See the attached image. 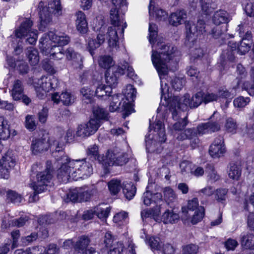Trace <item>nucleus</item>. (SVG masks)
<instances>
[{
  "mask_svg": "<svg viewBox=\"0 0 254 254\" xmlns=\"http://www.w3.org/2000/svg\"><path fill=\"white\" fill-rule=\"evenodd\" d=\"M98 64L101 67L107 70L115 66L113 58L110 56L104 55L99 57Z\"/></svg>",
  "mask_w": 254,
  "mask_h": 254,
  "instance_id": "nucleus-36",
  "label": "nucleus"
},
{
  "mask_svg": "<svg viewBox=\"0 0 254 254\" xmlns=\"http://www.w3.org/2000/svg\"><path fill=\"white\" fill-rule=\"evenodd\" d=\"M163 193L164 200L168 204L174 201L177 198V196L173 190L170 187L165 188L164 189Z\"/></svg>",
  "mask_w": 254,
  "mask_h": 254,
  "instance_id": "nucleus-45",
  "label": "nucleus"
},
{
  "mask_svg": "<svg viewBox=\"0 0 254 254\" xmlns=\"http://www.w3.org/2000/svg\"><path fill=\"white\" fill-rule=\"evenodd\" d=\"M28 220V217L26 216L20 217L18 219H14L11 221L9 225L21 227L23 226Z\"/></svg>",
  "mask_w": 254,
  "mask_h": 254,
  "instance_id": "nucleus-64",
  "label": "nucleus"
},
{
  "mask_svg": "<svg viewBox=\"0 0 254 254\" xmlns=\"http://www.w3.org/2000/svg\"><path fill=\"white\" fill-rule=\"evenodd\" d=\"M182 173L184 172L190 173L196 177L202 176L204 174V170L201 167H197L193 169L195 167L192 163L187 161L182 162L180 165Z\"/></svg>",
  "mask_w": 254,
  "mask_h": 254,
  "instance_id": "nucleus-22",
  "label": "nucleus"
},
{
  "mask_svg": "<svg viewBox=\"0 0 254 254\" xmlns=\"http://www.w3.org/2000/svg\"><path fill=\"white\" fill-rule=\"evenodd\" d=\"M80 93L83 96V101L86 104L91 103L94 95V91L90 87L86 86L82 87Z\"/></svg>",
  "mask_w": 254,
  "mask_h": 254,
  "instance_id": "nucleus-41",
  "label": "nucleus"
},
{
  "mask_svg": "<svg viewBox=\"0 0 254 254\" xmlns=\"http://www.w3.org/2000/svg\"><path fill=\"white\" fill-rule=\"evenodd\" d=\"M87 154L91 162L98 160L101 162L104 166V171L106 174L110 172L108 166H123L128 161V159L125 157V155H118L112 150H110L107 151L105 156L101 157L99 155L98 147L95 144L90 145L88 148Z\"/></svg>",
  "mask_w": 254,
  "mask_h": 254,
  "instance_id": "nucleus-6",
  "label": "nucleus"
},
{
  "mask_svg": "<svg viewBox=\"0 0 254 254\" xmlns=\"http://www.w3.org/2000/svg\"><path fill=\"white\" fill-rule=\"evenodd\" d=\"M6 200L8 202L18 204L21 201L22 196L15 191L9 190L6 192Z\"/></svg>",
  "mask_w": 254,
  "mask_h": 254,
  "instance_id": "nucleus-48",
  "label": "nucleus"
},
{
  "mask_svg": "<svg viewBox=\"0 0 254 254\" xmlns=\"http://www.w3.org/2000/svg\"><path fill=\"white\" fill-rule=\"evenodd\" d=\"M62 149V147H61ZM58 152L61 155L56 160L61 161L62 165L58 170L57 177L63 182H66L69 179L77 180L79 178L85 179L93 173L92 165L87 159L82 160H71L61 150L59 144L56 148V153Z\"/></svg>",
  "mask_w": 254,
  "mask_h": 254,
  "instance_id": "nucleus-1",
  "label": "nucleus"
},
{
  "mask_svg": "<svg viewBox=\"0 0 254 254\" xmlns=\"http://www.w3.org/2000/svg\"><path fill=\"white\" fill-rule=\"evenodd\" d=\"M128 214L125 212L122 211L117 213L113 218V221L117 224L121 225V223H123L126 221L127 218Z\"/></svg>",
  "mask_w": 254,
  "mask_h": 254,
  "instance_id": "nucleus-63",
  "label": "nucleus"
},
{
  "mask_svg": "<svg viewBox=\"0 0 254 254\" xmlns=\"http://www.w3.org/2000/svg\"><path fill=\"white\" fill-rule=\"evenodd\" d=\"M236 72L237 74L236 80H237L238 87L240 86L242 80L247 76V72L242 64H239L237 66Z\"/></svg>",
  "mask_w": 254,
  "mask_h": 254,
  "instance_id": "nucleus-47",
  "label": "nucleus"
},
{
  "mask_svg": "<svg viewBox=\"0 0 254 254\" xmlns=\"http://www.w3.org/2000/svg\"><path fill=\"white\" fill-rule=\"evenodd\" d=\"M152 0H150V4L149 5V13L150 16H155V18L159 20H165L168 15L167 12L162 9L153 7L151 9V3Z\"/></svg>",
  "mask_w": 254,
  "mask_h": 254,
  "instance_id": "nucleus-33",
  "label": "nucleus"
},
{
  "mask_svg": "<svg viewBox=\"0 0 254 254\" xmlns=\"http://www.w3.org/2000/svg\"><path fill=\"white\" fill-rule=\"evenodd\" d=\"M226 151L223 137L219 135L216 137L209 149V153L214 158L223 156Z\"/></svg>",
  "mask_w": 254,
  "mask_h": 254,
  "instance_id": "nucleus-15",
  "label": "nucleus"
},
{
  "mask_svg": "<svg viewBox=\"0 0 254 254\" xmlns=\"http://www.w3.org/2000/svg\"><path fill=\"white\" fill-rule=\"evenodd\" d=\"M61 101L64 105L69 106L74 101V97L70 93L63 92L61 94Z\"/></svg>",
  "mask_w": 254,
  "mask_h": 254,
  "instance_id": "nucleus-57",
  "label": "nucleus"
},
{
  "mask_svg": "<svg viewBox=\"0 0 254 254\" xmlns=\"http://www.w3.org/2000/svg\"><path fill=\"white\" fill-rule=\"evenodd\" d=\"M199 247L198 245L190 244L182 247V254H198Z\"/></svg>",
  "mask_w": 254,
  "mask_h": 254,
  "instance_id": "nucleus-52",
  "label": "nucleus"
},
{
  "mask_svg": "<svg viewBox=\"0 0 254 254\" xmlns=\"http://www.w3.org/2000/svg\"><path fill=\"white\" fill-rule=\"evenodd\" d=\"M93 114L95 117L94 119L99 121V126H100V120L107 121L109 119V114L104 108L98 107L94 109Z\"/></svg>",
  "mask_w": 254,
  "mask_h": 254,
  "instance_id": "nucleus-40",
  "label": "nucleus"
},
{
  "mask_svg": "<svg viewBox=\"0 0 254 254\" xmlns=\"http://www.w3.org/2000/svg\"><path fill=\"white\" fill-rule=\"evenodd\" d=\"M69 41V37L64 33L57 35L54 32L50 31L44 34L40 38L39 47V49H43L46 43L51 42L63 47L64 46L67 45Z\"/></svg>",
  "mask_w": 254,
  "mask_h": 254,
  "instance_id": "nucleus-13",
  "label": "nucleus"
},
{
  "mask_svg": "<svg viewBox=\"0 0 254 254\" xmlns=\"http://www.w3.org/2000/svg\"><path fill=\"white\" fill-rule=\"evenodd\" d=\"M112 3L116 6L110 10V18L112 26L108 28L107 32L108 43L109 47L117 50L119 48V39L123 37L125 29L127 24L124 22V18L119 14V8L125 10L127 7L126 0H112Z\"/></svg>",
  "mask_w": 254,
  "mask_h": 254,
  "instance_id": "nucleus-3",
  "label": "nucleus"
},
{
  "mask_svg": "<svg viewBox=\"0 0 254 254\" xmlns=\"http://www.w3.org/2000/svg\"><path fill=\"white\" fill-rule=\"evenodd\" d=\"M242 170L240 166L234 163H230L228 170V176L234 180H238L241 175Z\"/></svg>",
  "mask_w": 254,
  "mask_h": 254,
  "instance_id": "nucleus-32",
  "label": "nucleus"
},
{
  "mask_svg": "<svg viewBox=\"0 0 254 254\" xmlns=\"http://www.w3.org/2000/svg\"><path fill=\"white\" fill-rule=\"evenodd\" d=\"M51 42L46 43L44 45L43 49H40L45 54H50L51 59L60 60L65 56L67 60H72L77 63L82 62L81 56L75 53L72 48H68L64 50V48L55 44L51 45Z\"/></svg>",
  "mask_w": 254,
  "mask_h": 254,
  "instance_id": "nucleus-7",
  "label": "nucleus"
},
{
  "mask_svg": "<svg viewBox=\"0 0 254 254\" xmlns=\"http://www.w3.org/2000/svg\"><path fill=\"white\" fill-rule=\"evenodd\" d=\"M219 99L217 93H210L209 92H203V103L206 104L209 102L217 101Z\"/></svg>",
  "mask_w": 254,
  "mask_h": 254,
  "instance_id": "nucleus-62",
  "label": "nucleus"
},
{
  "mask_svg": "<svg viewBox=\"0 0 254 254\" xmlns=\"http://www.w3.org/2000/svg\"><path fill=\"white\" fill-rule=\"evenodd\" d=\"M104 41V35L102 34H98L96 39L88 40L87 49L92 56L95 54L94 51L99 48Z\"/></svg>",
  "mask_w": 254,
  "mask_h": 254,
  "instance_id": "nucleus-26",
  "label": "nucleus"
},
{
  "mask_svg": "<svg viewBox=\"0 0 254 254\" xmlns=\"http://www.w3.org/2000/svg\"><path fill=\"white\" fill-rule=\"evenodd\" d=\"M109 190L112 195L117 194L123 188L121 181L118 179H112L108 183Z\"/></svg>",
  "mask_w": 254,
  "mask_h": 254,
  "instance_id": "nucleus-34",
  "label": "nucleus"
},
{
  "mask_svg": "<svg viewBox=\"0 0 254 254\" xmlns=\"http://www.w3.org/2000/svg\"><path fill=\"white\" fill-rule=\"evenodd\" d=\"M250 98H245L243 96H240L234 100L233 104L235 107L240 108L244 107L250 102Z\"/></svg>",
  "mask_w": 254,
  "mask_h": 254,
  "instance_id": "nucleus-60",
  "label": "nucleus"
},
{
  "mask_svg": "<svg viewBox=\"0 0 254 254\" xmlns=\"http://www.w3.org/2000/svg\"><path fill=\"white\" fill-rule=\"evenodd\" d=\"M203 91H199L190 98L189 94H185L183 97L174 96L170 103L169 110L172 112V118L174 120L179 119L181 116L182 112L188 110V107L190 108H197L203 103Z\"/></svg>",
  "mask_w": 254,
  "mask_h": 254,
  "instance_id": "nucleus-5",
  "label": "nucleus"
},
{
  "mask_svg": "<svg viewBox=\"0 0 254 254\" xmlns=\"http://www.w3.org/2000/svg\"><path fill=\"white\" fill-rule=\"evenodd\" d=\"M79 202L88 201L91 197L96 195L98 190L96 187L92 185L90 187H83L78 188Z\"/></svg>",
  "mask_w": 254,
  "mask_h": 254,
  "instance_id": "nucleus-20",
  "label": "nucleus"
},
{
  "mask_svg": "<svg viewBox=\"0 0 254 254\" xmlns=\"http://www.w3.org/2000/svg\"><path fill=\"white\" fill-rule=\"evenodd\" d=\"M251 77L253 84L251 85L249 82H245L243 83L242 88L243 89L247 90L250 95L254 96V68L251 69Z\"/></svg>",
  "mask_w": 254,
  "mask_h": 254,
  "instance_id": "nucleus-50",
  "label": "nucleus"
},
{
  "mask_svg": "<svg viewBox=\"0 0 254 254\" xmlns=\"http://www.w3.org/2000/svg\"><path fill=\"white\" fill-rule=\"evenodd\" d=\"M124 248V244L121 242L114 243L112 247H110L108 254H121Z\"/></svg>",
  "mask_w": 254,
  "mask_h": 254,
  "instance_id": "nucleus-58",
  "label": "nucleus"
},
{
  "mask_svg": "<svg viewBox=\"0 0 254 254\" xmlns=\"http://www.w3.org/2000/svg\"><path fill=\"white\" fill-rule=\"evenodd\" d=\"M32 25L33 22L30 19L25 18L19 28L15 31V36L19 38L28 36L26 42L31 45L35 44L38 38V31L36 30H31Z\"/></svg>",
  "mask_w": 254,
  "mask_h": 254,
  "instance_id": "nucleus-11",
  "label": "nucleus"
},
{
  "mask_svg": "<svg viewBox=\"0 0 254 254\" xmlns=\"http://www.w3.org/2000/svg\"><path fill=\"white\" fill-rule=\"evenodd\" d=\"M122 189L125 196L128 200L132 199L136 193V187L131 182H124Z\"/></svg>",
  "mask_w": 254,
  "mask_h": 254,
  "instance_id": "nucleus-27",
  "label": "nucleus"
},
{
  "mask_svg": "<svg viewBox=\"0 0 254 254\" xmlns=\"http://www.w3.org/2000/svg\"><path fill=\"white\" fill-rule=\"evenodd\" d=\"M251 43L242 41L239 44L236 43H232L229 45L231 49H228L223 51L220 57L219 64L221 66L220 69H224L227 62H233L235 60L234 50L238 49V53L240 55H245L248 52L251 47Z\"/></svg>",
  "mask_w": 254,
  "mask_h": 254,
  "instance_id": "nucleus-8",
  "label": "nucleus"
},
{
  "mask_svg": "<svg viewBox=\"0 0 254 254\" xmlns=\"http://www.w3.org/2000/svg\"><path fill=\"white\" fill-rule=\"evenodd\" d=\"M205 23L202 19H199L195 24L192 21L185 22L186 38L189 42H193L199 35L205 33Z\"/></svg>",
  "mask_w": 254,
  "mask_h": 254,
  "instance_id": "nucleus-12",
  "label": "nucleus"
},
{
  "mask_svg": "<svg viewBox=\"0 0 254 254\" xmlns=\"http://www.w3.org/2000/svg\"><path fill=\"white\" fill-rule=\"evenodd\" d=\"M38 84L44 91L49 92L51 90H55L59 86L60 82L57 77L53 75L47 76H42L38 80Z\"/></svg>",
  "mask_w": 254,
  "mask_h": 254,
  "instance_id": "nucleus-17",
  "label": "nucleus"
},
{
  "mask_svg": "<svg viewBox=\"0 0 254 254\" xmlns=\"http://www.w3.org/2000/svg\"><path fill=\"white\" fill-rule=\"evenodd\" d=\"M95 215L99 219H106L110 212L111 209L109 207L104 208L100 205L95 207Z\"/></svg>",
  "mask_w": 254,
  "mask_h": 254,
  "instance_id": "nucleus-49",
  "label": "nucleus"
},
{
  "mask_svg": "<svg viewBox=\"0 0 254 254\" xmlns=\"http://www.w3.org/2000/svg\"><path fill=\"white\" fill-rule=\"evenodd\" d=\"M76 17L75 25L77 30L81 34H86L88 30V23L85 14L81 11H78L75 14Z\"/></svg>",
  "mask_w": 254,
  "mask_h": 254,
  "instance_id": "nucleus-21",
  "label": "nucleus"
},
{
  "mask_svg": "<svg viewBox=\"0 0 254 254\" xmlns=\"http://www.w3.org/2000/svg\"><path fill=\"white\" fill-rule=\"evenodd\" d=\"M205 215V209L203 206H200L195 211L191 220V223L194 225L201 221Z\"/></svg>",
  "mask_w": 254,
  "mask_h": 254,
  "instance_id": "nucleus-51",
  "label": "nucleus"
},
{
  "mask_svg": "<svg viewBox=\"0 0 254 254\" xmlns=\"http://www.w3.org/2000/svg\"><path fill=\"white\" fill-rule=\"evenodd\" d=\"M51 13L59 16L62 14V7L60 0H52L48 4L47 8H43L39 12L40 24L39 30L44 31L46 25L51 21Z\"/></svg>",
  "mask_w": 254,
  "mask_h": 254,
  "instance_id": "nucleus-9",
  "label": "nucleus"
},
{
  "mask_svg": "<svg viewBox=\"0 0 254 254\" xmlns=\"http://www.w3.org/2000/svg\"><path fill=\"white\" fill-rule=\"evenodd\" d=\"M111 98L109 111L111 112H124L123 117L124 118L128 116L132 112H135L133 106L130 103L123 101V95L122 94H116L110 97Z\"/></svg>",
  "mask_w": 254,
  "mask_h": 254,
  "instance_id": "nucleus-10",
  "label": "nucleus"
},
{
  "mask_svg": "<svg viewBox=\"0 0 254 254\" xmlns=\"http://www.w3.org/2000/svg\"><path fill=\"white\" fill-rule=\"evenodd\" d=\"M112 91V89L111 87L105 84H100L96 88L95 95L98 98H103L106 100L108 98H110Z\"/></svg>",
  "mask_w": 254,
  "mask_h": 254,
  "instance_id": "nucleus-30",
  "label": "nucleus"
},
{
  "mask_svg": "<svg viewBox=\"0 0 254 254\" xmlns=\"http://www.w3.org/2000/svg\"><path fill=\"white\" fill-rule=\"evenodd\" d=\"M149 41L150 44H154L157 35V26L156 24L149 23Z\"/></svg>",
  "mask_w": 254,
  "mask_h": 254,
  "instance_id": "nucleus-55",
  "label": "nucleus"
},
{
  "mask_svg": "<svg viewBox=\"0 0 254 254\" xmlns=\"http://www.w3.org/2000/svg\"><path fill=\"white\" fill-rule=\"evenodd\" d=\"M147 243L152 250H160V239L159 237L152 236L147 240Z\"/></svg>",
  "mask_w": 254,
  "mask_h": 254,
  "instance_id": "nucleus-56",
  "label": "nucleus"
},
{
  "mask_svg": "<svg viewBox=\"0 0 254 254\" xmlns=\"http://www.w3.org/2000/svg\"><path fill=\"white\" fill-rule=\"evenodd\" d=\"M228 190L224 188L217 189L214 190V194L216 200L221 203H225L227 198Z\"/></svg>",
  "mask_w": 254,
  "mask_h": 254,
  "instance_id": "nucleus-42",
  "label": "nucleus"
},
{
  "mask_svg": "<svg viewBox=\"0 0 254 254\" xmlns=\"http://www.w3.org/2000/svg\"><path fill=\"white\" fill-rule=\"evenodd\" d=\"M90 243L89 238L85 236H81L74 246V251L77 254H99L94 249L87 250Z\"/></svg>",
  "mask_w": 254,
  "mask_h": 254,
  "instance_id": "nucleus-18",
  "label": "nucleus"
},
{
  "mask_svg": "<svg viewBox=\"0 0 254 254\" xmlns=\"http://www.w3.org/2000/svg\"><path fill=\"white\" fill-rule=\"evenodd\" d=\"M37 182L34 185L37 186L36 190L38 192H43L46 190L48 183L50 182L52 178V174L48 171H43L38 173L37 175Z\"/></svg>",
  "mask_w": 254,
  "mask_h": 254,
  "instance_id": "nucleus-19",
  "label": "nucleus"
},
{
  "mask_svg": "<svg viewBox=\"0 0 254 254\" xmlns=\"http://www.w3.org/2000/svg\"><path fill=\"white\" fill-rule=\"evenodd\" d=\"M150 125L149 127V131L153 128L155 132H156L158 136V141L161 143H164L166 140V135L165 134V130L164 125L162 122L158 120L155 122L154 126H152L151 124V120H149Z\"/></svg>",
  "mask_w": 254,
  "mask_h": 254,
  "instance_id": "nucleus-23",
  "label": "nucleus"
},
{
  "mask_svg": "<svg viewBox=\"0 0 254 254\" xmlns=\"http://www.w3.org/2000/svg\"><path fill=\"white\" fill-rule=\"evenodd\" d=\"M157 50H152L151 61L160 79L162 76L167 74L168 70L175 71L177 69L178 61L175 59L177 48L167 44L157 45Z\"/></svg>",
  "mask_w": 254,
  "mask_h": 254,
  "instance_id": "nucleus-2",
  "label": "nucleus"
},
{
  "mask_svg": "<svg viewBox=\"0 0 254 254\" xmlns=\"http://www.w3.org/2000/svg\"><path fill=\"white\" fill-rule=\"evenodd\" d=\"M26 55L29 62L31 65H35L38 64L39 61V57L37 50L33 47H29L27 48Z\"/></svg>",
  "mask_w": 254,
  "mask_h": 254,
  "instance_id": "nucleus-38",
  "label": "nucleus"
},
{
  "mask_svg": "<svg viewBox=\"0 0 254 254\" xmlns=\"http://www.w3.org/2000/svg\"><path fill=\"white\" fill-rule=\"evenodd\" d=\"M225 31V26L216 25L212 28L211 31L209 32V33L213 38L218 39L223 35Z\"/></svg>",
  "mask_w": 254,
  "mask_h": 254,
  "instance_id": "nucleus-53",
  "label": "nucleus"
},
{
  "mask_svg": "<svg viewBox=\"0 0 254 254\" xmlns=\"http://www.w3.org/2000/svg\"><path fill=\"white\" fill-rule=\"evenodd\" d=\"M0 164L11 170L15 165V159L11 151H8L0 160Z\"/></svg>",
  "mask_w": 254,
  "mask_h": 254,
  "instance_id": "nucleus-29",
  "label": "nucleus"
},
{
  "mask_svg": "<svg viewBox=\"0 0 254 254\" xmlns=\"http://www.w3.org/2000/svg\"><path fill=\"white\" fill-rule=\"evenodd\" d=\"M136 91L133 86L131 84L127 86L126 91L124 92L123 97L126 98V100L127 102L133 101L136 97Z\"/></svg>",
  "mask_w": 254,
  "mask_h": 254,
  "instance_id": "nucleus-43",
  "label": "nucleus"
},
{
  "mask_svg": "<svg viewBox=\"0 0 254 254\" xmlns=\"http://www.w3.org/2000/svg\"><path fill=\"white\" fill-rule=\"evenodd\" d=\"M216 114L217 112H214L209 118L210 121L199 124L196 128H188L185 130L184 132H181L178 134L177 137V139L180 141L187 139H193L191 145L193 147H194L199 142L197 135L211 134L220 129V125L219 122L217 120L213 121V118Z\"/></svg>",
  "mask_w": 254,
  "mask_h": 254,
  "instance_id": "nucleus-4",
  "label": "nucleus"
},
{
  "mask_svg": "<svg viewBox=\"0 0 254 254\" xmlns=\"http://www.w3.org/2000/svg\"><path fill=\"white\" fill-rule=\"evenodd\" d=\"M25 126L30 131H32L36 128L37 125L34 116L30 115L26 116Z\"/></svg>",
  "mask_w": 254,
  "mask_h": 254,
  "instance_id": "nucleus-54",
  "label": "nucleus"
},
{
  "mask_svg": "<svg viewBox=\"0 0 254 254\" xmlns=\"http://www.w3.org/2000/svg\"><path fill=\"white\" fill-rule=\"evenodd\" d=\"M67 198L73 202H79L78 188L70 189L67 194Z\"/></svg>",
  "mask_w": 254,
  "mask_h": 254,
  "instance_id": "nucleus-59",
  "label": "nucleus"
},
{
  "mask_svg": "<svg viewBox=\"0 0 254 254\" xmlns=\"http://www.w3.org/2000/svg\"><path fill=\"white\" fill-rule=\"evenodd\" d=\"M214 189L212 186H206L195 192L200 200L201 203L204 204L207 202L208 198L214 193Z\"/></svg>",
  "mask_w": 254,
  "mask_h": 254,
  "instance_id": "nucleus-25",
  "label": "nucleus"
},
{
  "mask_svg": "<svg viewBox=\"0 0 254 254\" xmlns=\"http://www.w3.org/2000/svg\"><path fill=\"white\" fill-rule=\"evenodd\" d=\"M10 135L7 122L3 116H0V138L4 139Z\"/></svg>",
  "mask_w": 254,
  "mask_h": 254,
  "instance_id": "nucleus-37",
  "label": "nucleus"
},
{
  "mask_svg": "<svg viewBox=\"0 0 254 254\" xmlns=\"http://www.w3.org/2000/svg\"><path fill=\"white\" fill-rule=\"evenodd\" d=\"M228 13L225 10H219L215 12L213 17V22L215 25H220L228 21Z\"/></svg>",
  "mask_w": 254,
  "mask_h": 254,
  "instance_id": "nucleus-31",
  "label": "nucleus"
},
{
  "mask_svg": "<svg viewBox=\"0 0 254 254\" xmlns=\"http://www.w3.org/2000/svg\"><path fill=\"white\" fill-rule=\"evenodd\" d=\"M207 168L208 171V179L211 183L215 182L220 179V177L214 170L213 166L208 164Z\"/></svg>",
  "mask_w": 254,
  "mask_h": 254,
  "instance_id": "nucleus-61",
  "label": "nucleus"
},
{
  "mask_svg": "<svg viewBox=\"0 0 254 254\" xmlns=\"http://www.w3.org/2000/svg\"><path fill=\"white\" fill-rule=\"evenodd\" d=\"M99 127V121L98 120L90 119L87 124L78 126L76 135L81 137L89 136L94 134Z\"/></svg>",
  "mask_w": 254,
  "mask_h": 254,
  "instance_id": "nucleus-14",
  "label": "nucleus"
},
{
  "mask_svg": "<svg viewBox=\"0 0 254 254\" xmlns=\"http://www.w3.org/2000/svg\"><path fill=\"white\" fill-rule=\"evenodd\" d=\"M125 73V70L118 66H115L107 70L105 76V79L108 86L115 87L118 83V79L119 76Z\"/></svg>",
  "mask_w": 254,
  "mask_h": 254,
  "instance_id": "nucleus-16",
  "label": "nucleus"
},
{
  "mask_svg": "<svg viewBox=\"0 0 254 254\" xmlns=\"http://www.w3.org/2000/svg\"><path fill=\"white\" fill-rule=\"evenodd\" d=\"M241 242L242 246L246 249L254 248V235L249 233L242 235Z\"/></svg>",
  "mask_w": 254,
  "mask_h": 254,
  "instance_id": "nucleus-39",
  "label": "nucleus"
},
{
  "mask_svg": "<svg viewBox=\"0 0 254 254\" xmlns=\"http://www.w3.org/2000/svg\"><path fill=\"white\" fill-rule=\"evenodd\" d=\"M45 146V143L40 139L33 140L31 144V149L33 153L37 154L44 150H46L47 149Z\"/></svg>",
  "mask_w": 254,
  "mask_h": 254,
  "instance_id": "nucleus-44",
  "label": "nucleus"
},
{
  "mask_svg": "<svg viewBox=\"0 0 254 254\" xmlns=\"http://www.w3.org/2000/svg\"><path fill=\"white\" fill-rule=\"evenodd\" d=\"M225 128L228 132L232 133V134L235 133L238 128L236 121L232 118L227 119L225 124Z\"/></svg>",
  "mask_w": 254,
  "mask_h": 254,
  "instance_id": "nucleus-46",
  "label": "nucleus"
},
{
  "mask_svg": "<svg viewBox=\"0 0 254 254\" xmlns=\"http://www.w3.org/2000/svg\"><path fill=\"white\" fill-rule=\"evenodd\" d=\"M162 220L165 224L175 223L179 219L178 214L174 213L173 211L166 210L162 216Z\"/></svg>",
  "mask_w": 254,
  "mask_h": 254,
  "instance_id": "nucleus-35",
  "label": "nucleus"
},
{
  "mask_svg": "<svg viewBox=\"0 0 254 254\" xmlns=\"http://www.w3.org/2000/svg\"><path fill=\"white\" fill-rule=\"evenodd\" d=\"M186 18V11L184 9L179 10L171 14L169 18V21L171 25L177 26L182 24Z\"/></svg>",
  "mask_w": 254,
  "mask_h": 254,
  "instance_id": "nucleus-24",
  "label": "nucleus"
},
{
  "mask_svg": "<svg viewBox=\"0 0 254 254\" xmlns=\"http://www.w3.org/2000/svg\"><path fill=\"white\" fill-rule=\"evenodd\" d=\"M24 87L21 80L17 79L14 81L13 87L11 90V94L14 100L21 99L23 96Z\"/></svg>",
  "mask_w": 254,
  "mask_h": 254,
  "instance_id": "nucleus-28",
  "label": "nucleus"
}]
</instances>
